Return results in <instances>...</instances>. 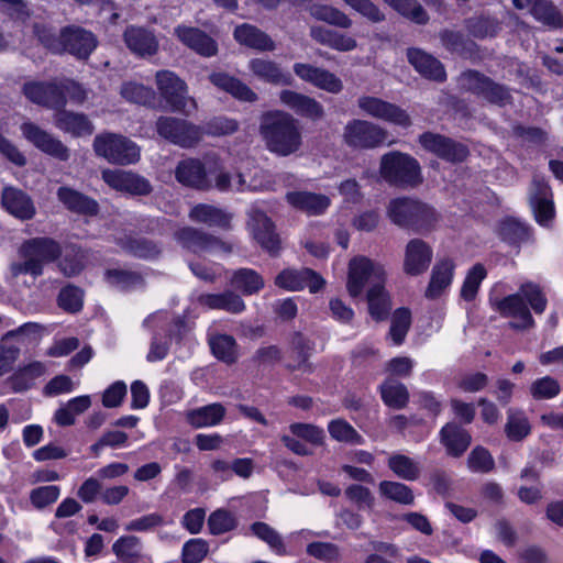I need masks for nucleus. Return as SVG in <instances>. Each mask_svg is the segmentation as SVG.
<instances>
[{
  "instance_id": "obj_35",
  "label": "nucleus",
  "mask_w": 563,
  "mask_h": 563,
  "mask_svg": "<svg viewBox=\"0 0 563 563\" xmlns=\"http://www.w3.org/2000/svg\"><path fill=\"white\" fill-rule=\"evenodd\" d=\"M409 63L422 76L442 81L445 79V71L442 64L433 56L418 48H410L407 53Z\"/></svg>"
},
{
  "instance_id": "obj_25",
  "label": "nucleus",
  "mask_w": 563,
  "mask_h": 563,
  "mask_svg": "<svg viewBox=\"0 0 563 563\" xmlns=\"http://www.w3.org/2000/svg\"><path fill=\"white\" fill-rule=\"evenodd\" d=\"M530 202L536 216V220L541 225H547L553 218L554 208L551 200L550 188L543 178H533Z\"/></svg>"
},
{
  "instance_id": "obj_5",
  "label": "nucleus",
  "mask_w": 563,
  "mask_h": 563,
  "mask_svg": "<svg viewBox=\"0 0 563 563\" xmlns=\"http://www.w3.org/2000/svg\"><path fill=\"white\" fill-rule=\"evenodd\" d=\"M379 175L387 184L400 188H412L422 183L418 161L398 151L382 156Z\"/></svg>"
},
{
  "instance_id": "obj_29",
  "label": "nucleus",
  "mask_w": 563,
  "mask_h": 563,
  "mask_svg": "<svg viewBox=\"0 0 563 563\" xmlns=\"http://www.w3.org/2000/svg\"><path fill=\"white\" fill-rule=\"evenodd\" d=\"M176 179L188 187L207 189L211 186L205 165L196 158L180 162L176 167Z\"/></svg>"
},
{
  "instance_id": "obj_64",
  "label": "nucleus",
  "mask_w": 563,
  "mask_h": 563,
  "mask_svg": "<svg viewBox=\"0 0 563 563\" xmlns=\"http://www.w3.org/2000/svg\"><path fill=\"white\" fill-rule=\"evenodd\" d=\"M530 395L537 400L551 399L559 395L561 387L559 382L551 377L544 376L536 379L530 385Z\"/></svg>"
},
{
  "instance_id": "obj_13",
  "label": "nucleus",
  "mask_w": 563,
  "mask_h": 563,
  "mask_svg": "<svg viewBox=\"0 0 563 563\" xmlns=\"http://www.w3.org/2000/svg\"><path fill=\"white\" fill-rule=\"evenodd\" d=\"M360 110L378 120L407 129L411 125V119L408 112L399 106L385 101L373 96H361L357 99Z\"/></svg>"
},
{
  "instance_id": "obj_17",
  "label": "nucleus",
  "mask_w": 563,
  "mask_h": 563,
  "mask_svg": "<svg viewBox=\"0 0 563 563\" xmlns=\"http://www.w3.org/2000/svg\"><path fill=\"white\" fill-rule=\"evenodd\" d=\"M463 81L467 89L483 96L492 103L505 106L511 99L510 93L505 86L492 81L489 78L477 71L465 73Z\"/></svg>"
},
{
  "instance_id": "obj_9",
  "label": "nucleus",
  "mask_w": 563,
  "mask_h": 563,
  "mask_svg": "<svg viewBox=\"0 0 563 563\" xmlns=\"http://www.w3.org/2000/svg\"><path fill=\"white\" fill-rule=\"evenodd\" d=\"M209 173L214 175V187L220 191H257L267 188L263 183L257 181L256 176L260 172H255L254 177L249 179V175L241 168H238L233 174L219 166V158L217 155L206 157ZM261 175L264 174L261 172Z\"/></svg>"
},
{
  "instance_id": "obj_14",
  "label": "nucleus",
  "mask_w": 563,
  "mask_h": 563,
  "mask_svg": "<svg viewBox=\"0 0 563 563\" xmlns=\"http://www.w3.org/2000/svg\"><path fill=\"white\" fill-rule=\"evenodd\" d=\"M23 93L31 102L51 109H59L65 106V95L60 87V80L27 82L23 86Z\"/></svg>"
},
{
  "instance_id": "obj_22",
  "label": "nucleus",
  "mask_w": 563,
  "mask_h": 563,
  "mask_svg": "<svg viewBox=\"0 0 563 563\" xmlns=\"http://www.w3.org/2000/svg\"><path fill=\"white\" fill-rule=\"evenodd\" d=\"M1 202L8 213L22 221L31 220L36 213L31 197L15 187L7 186L3 188Z\"/></svg>"
},
{
  "instance_id": "obj_38",
  "label": "nucleus",
  "mask_w": 563,
  "mask_h": 563,
  "mask_svg": "<svg viewBox=\"0 0 563 563\" xmlns=\"http://www.w3.org/2000/svg\"><path fill=\"white\" fill-rule=\"evenodd\" d=\"M225 416L221 404H210L186 412L187 422L194 428H208L219 424Z\"/></svg>"
},
{
  "instance_id": "obj_63",
  "label": "nucleus",
  "mask_w": 563,
  "mask_h": 563,
  "mask_svg": "<svg viewBox=\"0 0 563 563\" xmlns=\"http://www.w3.org/2000/svg\"><path fill=\"white\" fill-rule=\"evenodd\" d=\"M236 523L234 515L227 509H217L208 518L209 531L214 536L233 530Z\"/></svg>"
},
{
  "instance_id": "obj_61",
  "label": "nucleus",
  "mask_w": 563,
  "mask_h": 563,
  "mask_svg": "<svg viewBox=\"0 0 563 563\" xmlns=\"http://www.w3.org/2000/svg\"><path fill=\"white\" fill-rule=\"evenodd\" d=\"M531 14L540 22L558 27L562 25V16L556 8L547 0H537L533 2Z\"/></svg>"
},
{
  "instance_id": "obj_21",
  "label": "nucleus",
  "mask_w": 563,
  "mask_h": 563,
  "mask_svg": "<svg viewBox=\"0 0 563 563\" xmlns=\"http://www.w3.org/2000/svg\"><path fill=\"white\" fill-rule=\"evenodd\" d=\"M432 256L428 243L420 239L410 240L405 250L404 272L410 276L421 275L429 268Z\"/></svg>"
},
{
  "instance_id": "obj_36",
  "label": "nucleus",
  "mask_w": 563,
  "mask_h": 563,
  "mask_svg": "<svg viewBox=\"0 0 563 563\" xmlns=\"http://www.w3.org/2000/svg\"><path fill=\"white\" fill-rule=\"evenodd\" d=\"M189 219L197 223H203L208 227L220 229H230L231 216L224 210L206 203H199L192 207L188 214Z\"/></svg>"
},
{
  "instance_id": "obj_44",
  "label": "nucleus",
  "mask_w": 563,
  "mask_h": 563,
  "mask_svg": "<svg viewBox=\"0 0 563 563\" xmlns=\"http://www.w3.org/2000/svg\"><path fill=\"white\" fill-rule=\"evenodd\" d=\"M210 80L214 86L231 93L234 98L242 101L252 102L257 99L256 93L251 88H249L239 79H235L227 74H212L210 76Z\"/></svg>"
},
{
  "instance_id": "obj_56",
  "label": "nucleus",
  "mask_w": 563,
  "mask_h": 563,
  "mask_svg": "<svg viewBox=\"0 0 563 563\" xmlns=\"http://www.w3.org/2000/svg\"><path fill=\"white\" fill-rule=\"evenodd\" d=\"M398 13L407 19L423 24L428 21V14L416 0H384Z\"/></svg>"
},
{
  "instance_id": "obj_27",
  "label": "nucleus",
  "mask_w": 563,
  "mask_h": 563,
  "mask_svg": "<svg viewBox=\"0 0 563 563\" xmlns=\"http://www.w3.org/2000/svg\"><path fill=\"white\" fill-rule=\"evenodd\" d=\"M455 263L452 258L445 257L435 263L432 268L429 285L426 289L428 299L441 297L451 286L454 277Z\"/></svg>"
},
{
  "instance_id": "obj_16",
  "label": "nucleus",
  "mask_w": 563,
  "mask_h": 563,
  "mask_svg": "<svg viewBox=\"0 0 563 563\" xmlns=\"http://www.w3.org/2000/svg\"><path fill=\"white\" fill-rule=\"evenodd\" d=\"M275 284L289 291H298L307 287L310 292H317L324 286V279L310 268H287L276 276Z\"/></svg>"
},
{
  "instance_id": "obj_39",
  "label": "nucleus",
  "mask_w": 563,
  "mask_h": 563,
  "mask_svg": "<svg viewBox=\"0 0 563 563\" xmlns=\"http://www.w3.org/2000/svg\"><path fill=\"white\" fill-rule=\"evenodd\" d=\"M115 242L124 252L135 257L153 260L161 254V247L147 239L122 234L115 238Z\"/></svg>"
},
{
  "instance_id": "obj_53",
  "label": "nucleus",
  "mask_w": 563,
  "mask_h": 563,
  "mask_svg": "<svg viewBox=\"0 0 563 563\" xmlns=\"http://www.w3.org/2000/svg\"><path fill=\"white\" fill-rule=\"evenodd\" d=\"M531 427L525 412L510 409L505 426L507 437L512 441H520L530 433Z\"/></svg>"
},
{
  "instance_id": "obj_2",
  "label": "nucleus",
  "mask_w": 563,
  "mask_h": 563,
  "mask_svg": "<svg viewBox=\"0 0 563 563\" xmlns=\"http://www.w3.org/2000/svg\"><path fill=\"white\" fill-rule=\"evenodd\" d=\"M62 254L60 244L51 238H33L19 249L21 261L10 266L12 276L29 274L36 278L44 272V263L55 262Z\"/></svg>"
},
{
  "instance_id": "obj_41",
  "label": "nucleus",
  "mask_w": 563,
  "mask_h": 563,
  "mask_svg": "<svg viewBox=\"0 0 563 563\" xmlns=\"http://www.w3.org/2000/svg\"><path fill=\"white\" fill-rule=\"evenodd\" d=\"M87 253L80 246L75 244L62 247V254L58 258V269L67 277L78 275L85 267Z\"/></svg>"
},
{
  "instance_id": "obj_33",
  "label": "nucleus",
  "mask_w": 563,
  "mask_h": 563,
  "mask_svg": "<svg viewBox=\"0 0 563 563\" xmlns=\"http://www.w3.org/2000/svg\"><path fill=\"white\" fill-rule=\"evenodd\" d=\"M286 198L294 208L312 216L323 213L331 202L330 198L325 195L308 191L288 192Z\"/></svg>"
},
{
  "instance_id": "obj_7",
  "label": "nucleus",
  "mask_w": 563,
  "mask_h": 563,
  "mask_svg": "<svg viewBox=\"0 0 563 563\" xmlns=\"http://www.w3.org/2000/svg\"><path fill=\"white\" fill-rule=\"evenodd\" d=\"M93 148L98 156L109 163L130 165L139 162L140 147L130 139L114 133H102L95 137Z\"/></svg>"
},
{
  "instance_id": "obj_52",
  "label": "nucleus",
  "mask_w": 563,
  "mask_h": 563,
  "mask_svg": "<svg viewBox=\"0 0 563 563\" xmlns=\"http://www.w3.org/2000/svg\"><path fill=\"white\" fill-rule=\"evenodd\" d=\"M487 271L483 264L477 263L472 266L461 287V297L466 301L475 299L482 282L486 278Z\"/></svg>"
},
{
  "instance_id": "obj_31",
  "label": "nucleus",
  "mask_w": 563,
  "mask_h": 563,
  "mask_svg": "<svg viewBox=\"0 0 563 563\" xmlns=\"http://www.w3.org/2000/svg\"><path fill=\"white\" fill-rule=\"evenodd\" d=\"M54 124L60 131L75 137L91 135L95 130L86 114L67 110H58L54 114Z\"/></svg>"
},
{
  "instance_id": "obj_57",
  "label": "nucleus",
  "mask_w": 563,
  "mask_h": 563,
  "mask_svg": "<svg viewBox=\"0 0 563 563\" xmlns=\"http://www.w3.org/2000/svg\"><path fill=\"white\" fill-rule=\"evenodd\" d=\"M410 324L411 313L408 309L399 308L393 313L389 335L395 345L402 344Z\"/></svg>"
},
{
  "instance_id": "obj_55",
  "label": "nucleus",
  "mask_w": 563,
  "mask_h": 563,
  "mask_svg": "<svg viewBox=\"0 0 563 563\" xmlns=\"http://www.w3.org/2000/svg\"><path fill=\"white\" fill-rule=\"evenodd\" d=\"M20 355V344L9 341L2 336L0 341V378L12 373Z\"/></svg>"
},
{
  "instance_id": "obj_3",
  "label": "nucleus",
  "mask_w": 563,
  "mask_h": 563,
  "mask_svg": "<svg viewBox=\"0 0 563 563\" xmlns=\"http://www.w3.org/2000/svg\"><path fill=\"white\" fill-rule=\"evenodd\" d=\"M34 33L48 49L56 53L66 51L78 58H87L97 47L95 35L78 26L63 29L57 37L49 29L35 24Z\"/></svg>"
},
{
  "instance_id": "obj_60",
  "label": "nucleus",
  "mask_w": 563,
  "mask_h": 563,
  "mask_svg": "<svg viewBox=\"0 0 563 563\" xmlns=\"http://www.w3.org/2000/svg\"><path fill=\"white\" fill-rule=\"evenodd\" d=\"M499 235L510 244L528 239V228L516 218H506L499 224Z\"/></svg>"
},
{
  "instance_id": "obj_43",
  "label": "nucleus",
  "mask_w": 563,
  "mask_h": 563,
  "mask_svg": "<svg viewBox=\"0 0 563 563\" xmlns=\"http://www.w3.org/2000/svg\"><path fill=\"white\" fill-rule=\"evenodd\" d=\"M199 302L210 309H221L231 313H241L245 309L242 298L232 291L201 295Z\"/></svg>"
},
{
  "instance_id": "obj_6",
  "label": "nucleus",
  "mask_w": 563,
  "mask_h": 563,
  "mask_svg": "<svg viewBox=\"0 0 563 563\" xmlns=\"http://www.w3.org/2000/svg\"><path fill=\"white\" fill-rule=\"evenodd\" d=\"M387 272L380 262L366 256H355L349 263L346 288L351 297H360L365 287L386 283Z\"/></svg>"
},
{
  "instance_id": "obj_12",
  "label": "nucleus",
  "mask_w": 563,
  "mask_h": 563,
  "mask_svg": "<svg viewBox=\"0 0 563 563\" xmlns=\"http://www.w3.org/2000/svg\"><path fill=\"white\" fill-rule=\"evenodd\" d=\"M387 131L366 120L354 119L344 126V142L355 148H375L383 145L387 139Z\"/></svg>"
},
{
  "instance_id": "obj_26",
  "label": "nucleus",
  "mask_w": 563,
  "mask_h": 563,
  "mask_svg": "<svg viewBox=\"0 0 563 563\" xmlns=\"http://www.w3.org/2000/svg\"><path fill=\"white\" fill-rule=\"evenodd\" d=\"M280 102L301 117L318 120L323 117V107L316 99L292 91L283 90L279 93Z\"/></svg>"
},
{
  "instance_id": "obj_8",
  "label": "nucleus",
  "mask_w": 563,
  "mask_h": 563,
  "mask_svg": "<svg viewBox=\"0 0 563 563\" xmlns=\"http://www.w3.org/2000/svg\"><path fill=\"white\" fill-rule=\"evenodd\" d=\"M156 85L170 111L190 115L197 110V102L194 98L188 96L186 82L173 71H157Z\"/></svg>"
},
{
  "instance_id": "obj_18",
  "label": "nucleus",
  "mask_w": 563,
  "mask_h": 563,
  "mask_svg": "<svg viewBox=\"0 0 563 563\" xmlns=\"http://www.w3.org/2000/svg\"><path fill=\"white\" fill-rule=\"evenodd\" d=\"M295 74L302 80L330 93H339L343 89L342 80L333 73L314 67L309 64L297 63L294 65Z\"/></svg>"
},
{
  "instance_id": "obj_59",
  "label": "nucleus",
  "mask_w": 563,
  "mask_h": 563,
  "mask_svg": "<svg viewBox=\"0 0 563 563\" xmlns=\"http://www.w3.org/2000/svg\"><path fill=\"white\" fill-rule=\"evenodd\" d=\"M251 530L254 536L266 542L278 555L286 554V548L280 534L267 523L255 522L251 526Z\"/></svg>"
},
{
  "instance_id": "obj_42",
  "label": "nucleus",
  "mask_w": 563,
  "mask_h": 563,
  "mask_svg": "<svg viewBox=\"0 0 563 563\" xmlns=\"http://www.w3.org/2000/svg\"><path fill=\"white\" fill-rule=\"evenodd\" d=\"M234 37L239 43L258 51H273L275 48L273 40L267 34L250 24L238 26L234 30Z\"/></svg>"
},
{
  "instance_id": "obj_20",
  "label": "nucleus",
  "mask_w": 563,
  "mask_h": 563,
  "mask_svg": "<svg viewBox=\"0 0 563 563\" xmlns=\"http://www.w3.org/2000/svg\"><path fill=\"white\" fill-rule=\"evenodd\" d=\"M250 230L257 243L267 252L275 255L280 247V240L275 233L271 219L262 211L254 210L249 221Z\"/></svg>"
},
{
  "instance_id": "obj_37",
  "label": "nucleus",
  "mask_w": 563,
  "mask_h": 563,
  "mask_svg": "<svg viewBox=\"0 0 563 563\" xmlns=\"http://www.w3.org/2000/svg\"><path fill=\"white\" fill-rule=\"evenodd\" d=\"M57 198L73 212L85 216H95L98 213L99 207L95 200L69 187H60L57 190Z\"/></svg>"
},
{
  "instance_id": "obj_40",
  "label": "nucleus",
  "mask_w": 563,
  "mask_h": 563,
  "mask_svg": "<svg viewBox=\"0 0 563 563\" xmlns=\"http://www.w3.org/2000/svg\"><path fill=\"white\" fill-rule=\"evenodd\" d=\"M440 434L441 443L445 446L448 454L454 457L462 455L470 446L471 435L455 423L444 426Z\"/></svg>"
},
{
  "instance_id": "obj_11",
  "label": "nucleus",
  "mask_w": 563,
  "mask_h": 563,
  "mask_svg": "<svg viewBox=\"0 0 563 563\" xmlns=\"http://www.w3.org/2000/svg\"><path fill=\"white\" fill-rule=\"evenodd\" d=\"M157 133L180 147H194L202 137V130L187 120L161 117L156 122Z\"/></svg>"
},
{
  "instance_id": "obj_48",
  "label": "nucleus",
  "mask_w": 563,
  "mask_h": 563,
  "mask_svg": "<svg viewBox=\"0 0 563 563\" xmlns=\"http://www.w3.org/2000/svg\"><path fill=\"white\" fill-rule=\"evenodd\" d=\"M309 13L316 20L325 22L330 25L350 29L353 24L352 20L341 10L327 4H312Z\"/></svg>"
},
{
  "instance_id": "obj_54",
  "label": "nucleus",
  "mask_w": 563,
  "mask_h": 563,
  "mask_svg": "<svg viewBox=\"0 0 563 563\" xmlns=\"http://www.w3.org/2000/svg\"><path fill=\"white\" fill-rule=\"evenodd\" d=\"M378 489L383 497L402 505H411L415 499L412 490L402 483L383 481Z\"/></svg>"
},
{
  "instance_id": "obj_32",
  "label": "nucleus",
  "mask_w": 563,
  "mask_h": 563,
  "mask_svg": "<svg viewBox=\"0 0 563 563\" xmlns=\"http://www.w3.org/2000/svg\"><path fill=\"white\" fill-rule=\"evenodd\" d=\"M124 42L139 56H152L158 51L156 36L144 27L129 26L124 32Z\"/></svg>"
},
{
  "instance_id": "obj_62",
  "label": "nucleus",
  "mask_w": 563,
  "mask_h": 563,
  "mask_svg": "<svg viewBox=\"0 0 563 563\" xmlns=\"http://www.w3.org/2000/svg\"><path fill=\"white\" fill-rule=\"evenodd\" d=\"M330 435L339 441L351 444H362V435L346 421L342 419L332 420L328 426Z\"/></svg>"
},
{
  "instance_id": "obj_4",
  "label": "nucleus",
  "mask_w": 563,
  "mask_h": 563,
  "mask_svg": "<svg viewBox=\"0 0 563 563\" xmlns=\"http://www.w3.org/2000/svg\"><path fill=\"white\" fill-rule=\"evenodd\" d=\"M387 217L401 228L417 232L428 231L437 221V213L430 206L410 198H396L387 206Z\"/></svg>"
},
{
  "instance_id": "obj_1",
  "label": "nucleus",
  "mask_w": 563,
  "mask_h": 563,
  "mask_svg": "<svg viewBox=\"0 0 563 563\" xmlns=\"http://www.w3.org/2000/svg\"><path fill=\"white\" fill-rule=\"evenodd\" d=\"M260 132L267 148L279 156H288L301 146V133L298 123L287 112L268 111L264 113Z\"/></svg>"
},
{
  "instance_id": "obj_34",
  "label": "nucleus",
  "mask_w": 563,
  "mask_h": 563,
  "mask_svg": "<svg viewBox=\"0 0 563 563\" xmlns=\"http://www.w3.org/2000/svg\"><path fill=\"white\" fill-rule=\"evenodd\" d=\"M249 68L256 78L268 84L290 85L292 80L289 73H284L275 62L269 59H251Z\"/></svg>"
},
{
  "instance_id": "obj_10",
  "label": "nucleus",
  "mask_w": 563,
  "mask_h": 563,
  "mask_svg": "<svg viewBox=\"0 0 563 563\" xmlns=\"http://www.w3.org/2000/svg\"><path fill=\"white\" fill-rule=\"evenodd\" d=\"M174 238L184 249L194 253L229 254L233 250L232 242L223 241L191 227H183L176 230Z\"/></svg>"
},
{
  "instance_id": "obj_45",
  "label": "nucleus",
  "mask_w": 563,
  "mask_h": 563,
  "mask_svg": "<svg viewBox=\"0 0 563 563\" xmlns=\"http://www.w3.org/2000/svg\"><path fill=\"white\" fill-rule=\"evenodd\" d=\"M230 285L243 295L250 296L258 292L264 287V279L254 269L240 268L232 273Z\"/></svg>"
},
{
  "instance_id": "obj_15",
  "label": "nucleus",
  "mask_w": 563,
  "mask_h": 563,
  "mask_svg": "<svg viewBox=\"0 0 563 563\" xmlns=\"http://www.w3.org/2000/svg\"><path fill=\"white\" fill-rule=\"evenodd\" d=\"M23 136L36 148L57 159L69 158L68 148L56 137L32 122H24L21 125Z\"/></svg>"
},
{
  "instance_id": "obj_50",
  "label": "nucleus",
  "mask_w": 563,
  "mask_h": 563,
  "mask_svg": "<svg viewBox=\"0 0 563 563\" xmlns=\"http://www.w3.org/2000/svg\"><path fill=\"white\" fill-rule=\"evenodd\" d=\"M388 467L393 473L405 481H415L420 475L419 464L404 454H393L388 459Z\"/></svg>"
},
{
  "instance_id": "obj_24",
  "label": "nucleus",
  "mask_w": 563,
  "mask_h": 563,
  "mask_svg": "<svg viewBox=\"0 0 563 563\" xmlns=\"http://www.w3.org/2000/svg\"><path fill=\"white\" fill-rule=\"evenodd\" d=\"M174 34L184 45L203 57L214 56L218 52L216 41L197 27L178 25Z\"/></svg>"
},
{
  "instance_id": "obj_58",
  "label": "nucleus",
  "mask_w": 563,
  "mask_h": 563,
  "mask_svg": "<svg viewBox=\"0 0 563 563\" xmlns=\"http://www.w3.org/2000/svg\"><path fill=\"white\" fill-rule=\"evenodd\" d=\"M200 128L202 130V135L225 136L233 134L239 130V122L232 118L219 115L208 120Z\"/></svg>"
},
{
  "instance_id": "obj_23",
  "label": "nucleus",
  "mask_w": 563,
  "mask_h": 563,
  "mask_svg": "<svg viewBox=\"0 0 563 563\" xmlns=\"http://www.w3.org/2000/svg\"><path fill=\"white\" fill-rule=\"evenodd\" d=\"M47 373V366L41 361H30L19 365L8 377V384L14 393H23L36 385Z\"/></svg>"
},
{
  "instance_id": "obj_46",
  "label": "nucleus",
  "mask_w": 563,
  "mask_h": 563,
  "mask_svg": "<svg viewBox=\"0 0 563 563\" xmlns=\"http://www.w3.org/2000/svg\"><path fill=\"white\" fill-rule=\"evenodd\" d=\"M366 297L372 318L377 321L386 319L390 311L391 303L389 294L385 289V283L371 286V288L367 289Z\"/></svg>"
},
{
  "instance_id": "obj_19",
  "label": "nucleus",
  "mask_w": 563,
  "mask_h": 563,
  "mask_svg": "<svg viewBox=\"0 0 563 563\" xmlns=\"http://www.w3.org/2000/svg\"><path fill=\"white\" fill-rule=\"evenodd\" d=\"M102 179L113 189L131 195L144 196L152 191L147 179L133 173L114 169L103 170Z\"/></svg>"
},
{
  "instance_id": "obj_28",
  "label": "nucleus",
  "mask_w": 563,
  "mask_h": 563,
  "mask_svg": "<svg viewBox=\"0 0 563 563\" xmlns=\"http://www.w3.org/2000/svg\"><path fill=\"white\" fill-rule=\"evenodd\" d=\"M496 306L504 317H511L518 320L517 323H514L516 328L526 329L534 323L528 303L522 298L520 290L517 294L500 299Z\"/></svg>"
},
{
  "instance_id": "obj_30",
  "label": "nucleus",
  "mask_w": 563,
  "mask_h": 563,
  "mask_svg": "<svg viewBox=\"0 0 563 563\" xmlns=\"http://www.w3.org/2000/svg\"><path fill=\"white\" fill-rule=\"evenodd\" d=\"M112 552L123 563H153L152 556L143 551L141 539L132 534L120 537L112 544Z\"/></svg>"
},
{
  "instance_id": "obj_47",
  "label": "nucleus",
  "mask_w": 563,
  "mask_h": 563,
  "mask_svg": "<svg viewBox=\"0 0 563 563\" xmlns=\"http://www.w3.org/2000/svg\"><path fill=\"white\" fill-rule=\"evenodd\" d=\"M384 404L394 409H402L409 401L407 387L395 379H386L379 387Z\"/></svg>"
},
{
  "instance_id": "obj_49",
  "label": "nucleus",
  "mask_w": 563,
  "mask_h": 563,
  "mask_svg": "<svg viewBox=\"0 0 563 563\" xmlns=\"http://www.w3.org/2000/svg\"><path fill=\"white\" fill-rule=\"evenodd\" d=\"M121 96L129 102L154 107L156 102L155 91L142 84L124 82L120 90Z\"/></svg>"
},
{
  "instance_id": "obj_51",
  "label": "nucleus",
  "mask_w": 563,
  "mask_h": 563,
  "mask_svg": "<svg viewBox=\"0 0 563 563\" xmlns=\"http://www.w3.org/2000/svg\"><path fill=\"white\" fill-rule=\"evenodd\" d=\"M213 355L225 363H233L236 360L235 340L231 335L217 334L209 339Z\"/></svg>"
}]
</instances>
